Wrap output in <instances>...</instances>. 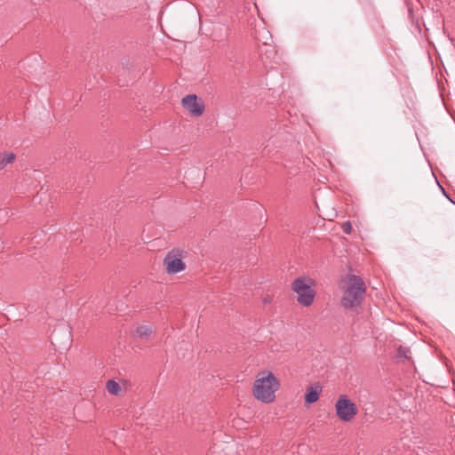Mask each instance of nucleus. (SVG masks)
Segmentation results:
<instances>
[{
    "label": "nucleus",
    "instance_id": "nucleus-1",
    "mask_svg": "<svg viewBox=\"0 0 455 455\" xmlns=\"http://www.w3.org/2000/svg\"><path fill=\"white\" fill-rule=\"evenodd\" d=\"M341 290L343 295L340 305L345 309H351L359 307L364 299L366 285L363 278L355 275H347L342 280Z\"/></svg>",
    "mask_w": 455,
    "mask_h": 455
},
{
    "label": "nucleus",
    "instance_id": "nucleus-2",
    "mask_svg": "<svg viewBox=\"0 0 455 455\" xmlns=\"http://www.w3.org/2000/svg\"><path fill=\"white\" fill-rule=\"evenodd\" d=\"M279 387L280 382L272 372L262 371L254 381L252 393L257 400L269 403L275 400Z\"/></svg>",
    "mask_w": 455,
    "mask_h": 455
},
{
    "label": "nucleus",
    "instance_id": "nucleus-3",
    "mask_svg": "<svg viewBox=\"0 0 455 455\" xmlns=\"http://www.w3.org/2000/svg\"><path fill=\"white\" fill-rule=\"evenodd\" d=\"M315 281L308 276H299L291 284L292 291L297 294V301L303 307H309L314 303L316 292L313 289Z\"/></svg>",
    "mask_w": 455,
    "mask_h": 455
},
{
    "label": "nucleus",
    "instance_id": "nucleus-4",
    "mask_svg": "<svg viewBox=\"0 0 455 455\" xmlns=\"http://www.w3.org/2000/svg\"><path fill=\"white\" fill-rule=\"evenodd\" d=\"M335 411L342 422L352 421L358 413L355 403L347 395H340L335 403Z\"/></svg>",
    "mask_w": 455,
    "mask_h": 455
},
{
    "label": "nucleus",
    "instance_id": "nucleus-5",
    "mask_svg": "<svg viewBox=\"0 0 455 455\" xmlns=\"http://www.w3.org/2000/svg\"><path fill=\"white\" fill-rule=\"evenodd\" d=\"M183 257L184 252L180 249H172L170 251L164 259L166 272L170 275H173L185 270L186 264L182 260Z\"/></svg>",
    "mask_w": 455,
    "mask_h": 455
},
{
    "label": "nucleus",
    "instance_id": "nucleus-6",
    "mask_svg": "<svg viewBox=\"0 0 455 455\" xmlns=\"http://www.w3.org/2000/svg\"><path fill=\"white\" fill-rule=\"evenodd\" d=\"M181 104L189 114H203L205 110L204 100L197 97L196 94L185 96L181 100Z\"/></svg>",
    "mask_w": 455,
    "mask_h": 455
},
{
    "label": "nucleus",
    "instance_id": "nucleus-7",
    "mask_svg": "<svg viewBox=\"0 0 455 455\" xmlns=\"http://www.w3.org/2000/svg\"><path fill=\"white\" fill-rule=\"evenodd\" d=\"M259 58L264 64L271 62L272 59L275 57V48L267 43L259 48Z\"/></svg>",
    "mask_w": 455,
    "mask_h": 455
},
{
    "label": "nucleus",
    "instance_id": "nucleus-8",
    "mask_svg": "<svg viewBox=\"0 0 455 455\" xmlns=\"http://www.w3.org/2000/svg\"><path fill=\"white\" fill-rule=\"evenodd\" d=\"M319 398V391L316 388L309 387L305 395V402L308 404L315 403Z\"/></svg>",
    "mask_w": 455,
    "mask_h": 455
},
{
    "label": "nucleus",
    "instance_id": "nucleus-9",
    "mask_svg": "<svg viewBox=\"0 0 455 455\" xmlns=\"http://www.w3.org/2000/svg\"><path fill=\"white\" fill-rule=\"evenodd\" d=\"M15 160V155L13 153L3 152L0 153V170L4 169V167L12 163Z\"/></svg>",
    "mask_w": 455,
    "mask_h": 455
},
{
    "label": "nucleus",
    "instance_id": "nucleus-10",
    "mask_svg": "<svg viewBox=\"0 0 455 455\" xmlns=\"http://www.w3.org/2000/svg\"><path fill=\"white\" fill-rule=\"evenodd\" d=\"M106 388L110 394L115 395H118L121 392V387L119 383L114 379H109L107 381Z\"/></svg>",
    "mask_w": 455,
    "mask_h": 455
},
{
    "label": "nucleus",
    "instance_id": "nucleus-11",
    "mask_svg": "<svg viewBox=\"0 0 455 455\" xmlns=\"http://www.w3.org/2000/svg\"><path fill=\"white\" fill-rule=\"evenodd\" d=\"M136 333L140 339H147L152 333V328L148 325H140L137 327Z\"/></svg>",
    "mask_w": 455,
    "mask_h": 455
},
{
    "label": "nucleus",
    "instance_id": "nucleus-12",
    "mask_svg": "<svg viewBox=\"0 0 455 455\" xmlns=\"http://www.w3.org/2000/svg\"><path fill=\"white\" fill-rule=\"evenodd\" d=\"M410 349L405 347H399L397 349L396 356L401 359H408L409 358Z\"/></svg>",
    "mask_w": 455,
    "mask_h": 455
},
{
    "label": "nucleus",
    "instance_id": "nucleus-13",
    "mask_svg": "<svg viewBox=\"0 0 455 455\" xmlns=\"http://www.w3.org/2000/svg\"><path fill=\"white\" fill-rule=\"evenodd\" d=\"M351 229H352V227H351V224L349 222H346L344 225H343V231L346 233V234H349L351 232Z\"/></svg>",
    "mask_w": 455,
    "mask_h": 455
},
{
    "label": "nucleus",
    "instance_id": "nucleus-14",
    "mask_svg": "<svg viewBox=\"0 0 455 455\" xmlns=\"http://www.w3.org/2000/svg\"><path fill=\"white\" fill-rule=\"evenodd\" d=\"M269 300L267 299H265L264 303L268 302Z\"/></svg>",
    "mask_w": 455,
    "mask_h": 455
},
{
    "label": "nucleus",
    "instance_id": "nucleus-15",
    "mask_svg": "<svg viewBox=\"0 0 455 455\" xmlns=\"http://www.w3.org/2000/svg\"><path fill=\"white\" fill-rule=\"evenodd\" d=\"M454 121H455V118H454Z\"/></svg>",
    "mask_w": 455,
    "mask_h": 455
}]
</instances>
